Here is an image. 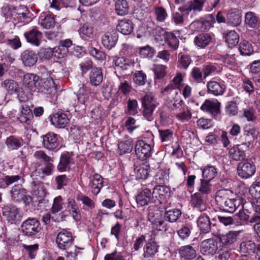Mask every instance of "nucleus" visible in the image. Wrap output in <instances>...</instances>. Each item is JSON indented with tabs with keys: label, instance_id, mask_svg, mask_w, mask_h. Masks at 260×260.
Masks as SVG:
<instances>
[{
	"label": "nucleus",
	"instance_id": "f257e3e1",
	"mask_svg": "<svg viewBox=\"0 0 260 260\" xmlns=\"http://www.w3.org/2000/svg\"><path fill=\"white\" fill-rule=\"evenodd\" d=\"M56 243L59 249L66 251L67 258L71 257L75 259L79 253L78 250L83 249L74 245L72 233L65 230H63L57 234Z\"/></svg>",
	"mask_w": 260,
	"mask_h": 260
},
{
	"label": "nucleus",
	"instance_id": "f03ea898",
	"mask_svg": "<svg viewBox=\"0 0 260 260\" xmlns=\"http://www.w3.org/2000/svg\"><path fill=\"white\" fill-rule=\"evenodd\" d=\"M21 229L23 235L28 237H32L40 231L41 227L40 223L37 219L28 218L22 222Z\"/></svg>",
	"mask_w": 260,
	"mask_h": 260
},
{
	"label": "nucleus",
	"instance_id": "7ed1b4c3",
	"mask_svg": "<svg viewBox=\"0 0 260 260\" xmlns=\"http://www.w3.org/2000/svg\"><path fill=\"white\" fill-rule=\"evenodd\" d=\"M53 161H47L44 164L34 161H32L31 168L33 173L37 176L44 177L51 175L53 173L54 165Z\"/></svg>",
	"mask_w": 260,
	"mask_h": 260
},
{
	"label": "nucleus",
	"instance_id": "20e7f679",
	"mask_svg": "<svg viewBox=\"0 0 260 260\" xmlns=\"http://www.w3.org/2000/svg\"><path fill=\"white\" fill-rule=\"evenodd\" d=\"M157 105L156 99L151 94L145 95L142 99L143 113L144 116L148 120H150Z\"/></svg>",
	"mask_w": 260,
	"mask_h": 260
},
{
	"label": "nucleus",
	"instance_id": "39448f33",
	"mask_svg": "<svg viewBox=\"0 0 260 260\" xmlns=\"http://www.w3.org/2000/svg\"><path fill=\"white\" fill-rule=\"evenodd\" d=\"M206 1V0H192L178 9L182 13H190L191 16L196 15L203 11Z\"/></svg>",
	"mask_w": 260,
	"mask_h": 260
},
{
	"label": "nucleus",
	"instance_id": "423d86ee",
	"mask_svg": "<svg viewBox=\"0 0 260 260\" xmlns=\"http://www.w3.org/2000/svg\"><path fill=\"white\" fill-rule=\"evenodd\" d=\"M206 1V0H192L178 9L182 13H190L191 16L196 15L203 11Z\"/></svg>",
	"mask_w": 260,
	"mask_h": 260
},
{
	"label": "nucleus",
	"instance_id": "0eeeda50",
	"mask_svg": "<svg viewBox=\"0 0 260 260\" xmlns=\"http://www.w3.org/2000/svg\"><path fill=\"white\" fill-rule=\"evenodd\" d=\"M255 170L254 164L249 161L240 162L237 168L238 175L242 179H247L252 176L255 172Z\"/></svg>",
	"mask_w": 260,
	"mask_h": 260
},
{
	"label": "nucleus",
	"instance_id": "6e6552de",
	"mask_svg": "<svg viewBox=\"0 0 260 260\" xmlns=\"http://www.w3.org/2000/svg\"><path fill=\"white\" fill-rule=\"evenodd\" d=\"M152 196V203L161 204L165 199L170 196V188L166 186H155L151 192Z\"/></svg>",
	"mask_w": 260,
	"mask_h": 260
},
{
	"label": "nucleus",
	"instance_id": "1a4fd4ad",
	"mask_svg": "<svg viewBox=\"0 0 260 260\" xmlns=\"http://www.w3.org/2000/svg\"><path fill=\"white\" fill-rule=\"evenodd\" d=\"M218 249V242L213 239L202 241L200 245L201 252L204 255H213Z\"/></svg>",
	"mask_w": 260,
	"mask_h": 260
},
{
	"label": "nucleus",
	"instance_id": "9d476101",
	"mask_svg": "<svg viewBox=\"0 0 260 260\" xmlns=\"http://www.w3.org/2000/svg\"><path fill=\"white\" fill-rule=\"evenodd\" d=\"M41 138L42 139V146L46 149L54 150L59 146L58 136L53 132H48Z\"/></svg>",
	"mask_w": 260,
	"mask_h": 260
},
{
	"label": "nucleus",
	"instance_id": "9b49d317",
	"mask_svg": "<svg viewBox=\"0 0 260 260\" xmlns=\"http://www.w3.org/2000/svg\"><path fill=\"white\" fill-rule=\"evenodd\" d=\"M151 147L150 145L143 140H139L135 145V153L137 157L144 160L148 158L151 154Z\"/></svg>",
	"mask_w": 260,
	"mask_h": 260
},
{
	"label": "nucleus",
	"instance_id": "f8f14e48",
	"mask_svg": "<svg viewBox=\"0 0 260 260\" xmlns=\"http://www.w3.org/2000/svg\"><path fill=\"white\" fill-rule=\"evenodd\" d=\"M72 45V41L70 39L61 41L58 46L53 48L54 56L58 58L66 57L69 52V48Z\"/></svg>",
	"mask_w": 260,
	"mask_h": 260
},
{
	"label": "nucleus",
	"instance_id": "ddd939ff",
	"mask_svg": "<svg viewBox=\"0 0 260 260\" xmlns=\"http://www.w3.org/2000/svg\"><path fill=\"white\" fill-rule=\"evenodd\" d=\"M118 35L116 31H107L102 37V43L108 49L114 47L117 42Z\"/></svg>",
	"mask_w": 260,
	"mask_h": 260
},
{
	"label": "nucleus",
	"instance_id": "4468645a",
	"mask_svg": "<svg viewBox=\"0 0 260 260\" xmlns=\"http://www.w3.org/2000/svg\"><path fill=\"white\" fill-rule=\"evenodd\" d=\"M242 12L238 9H231L226 14V23L234 27L238 26L241 23Z\"/></svg>",
	"mask_w": 260,
	"mask_h": 260
},
{
	"label": "nucleus",
	"instance_id": "2eb2a0df",
	"mask_svg": "<svg viewBox=\"0 0 260 260\" xmlns=\"http://www.w3.org/2000/svg\"><path fill=\"white\" fill-rule=\"evenodd\" d=\"M3 214L11 223H16L19 220L18 209L14 206H7L3 209Z\"/></svg>",
	"mask_w": 260,
	"mask_h": 260
},
{
	"label": "nucleus",
	"instance_id": "dca6fc26",
	"mask_svg": "<svg viewBox=\"0 0 260 260\" xmlns=\"http://www.w3.org/2000/svg\"><path fill=\"white\" fill-rule=\"evenodd\" d=\"M103 177L98 174H95L90 178L89 187L94 195L96 196L99 193L101 189L103 186Z\"/></svg>",
	"mask_w": 260,
	"mask_h": 260
},
{
	"label": "nucleus",
	"instance_id": "f3484780",
	"mask_svg": "<svg viewBox=\"0 0 260 260\" xmlns=\"http://www.w3.org/2000/svg\"><path fill=\"white\" fill-rule=\"evenodd\" d=\"M21 59L23 63L26 67H32L37 62L38 55L35 52L26 50L24 51L21 55Z\"/></svg>",
	"mask_w": 260,
	"mask_h": 260
},
{
	"label": "nucleus",
	"instance_id": "a211bd4d",
	"mask_svg": "<svg viewBox=\"0 0 260 260\" xmlns=\"http://www.w3.org/2000/svg\"><path fill=\"white\" fill-rule=\"evenodd\" d=\"M51 123L57 128H64L69 123L67 115L63 113H56L51 118Z\"/></svg>",
	"mask_w": 260,
	"mask_h": 260
},
{
	"label": "nucleus",
	"instance_id": "6ab92c4d",
	"mask_svg": "<svg viewBox=\"0 0 260 260\" xmlns=\"http://www.w3.org/2000/svg\"><path fill=\"white\" fill-rule=\"evenodd\" d=\"M24 35L27 41L32 45L39 46L40 45L42 34L36 28L25 32Z\"/></svg>",
	"mask_w": 260,
	"mask_h": 260
},
{
	"label": "nucleus",
	"instance_id": "aec40b11",
	"mask_svg": "<svg viewBox=\"0 0 260 260\" xmlns=\"http://www.w3.org/2000/svg\"><path fill=\"white\" fill-rule=\"evenodd\" d=\"M152 199L151 190L147 187H144L136 199L137 204L141 206L147 205L149 202H152Z\"/></svg>",
	"mask_w": 260,
	"mask_h": 260
},
{
	"label": "nucleus",
	"instance_id": "412c9836",
	"mask_svg": "<svg viewBox=\"0 0 260 260\" xmlns=\"http://www.w3.org/2000/svg\"><path fill=\"white\" fill-rule=\"evenodd\" d=\"M220 103L217 101L214 102L206 100L201 106V109L215 116L220 112Z\"/></svg>",
	"mask_w": 260,
	"mask_h": 260
},
{
	"label": "nucleus",
	"instance_id": "4be33fe9",
	"mask_svg": "<svg viewBox=\"0 0 260 260\" xmlns=\"http://www.w3.org/2000/svg\"><path fill=\"white\" fill-rule=\"evenodd\" d=\"M23 85L30 90H35L40 85L39 77L32 74H27L24 76Z\"/></svg>",
	"mask_w": 260,
	"mask_h": 260
},
{
	"label": "nucleus",
	"instance_id": "5701e85b",
	"mask_svg": "<svg viewBox=\"0 0 260 260\" xmlns=\"http://www.w3.org/2000/svg\"><path fill=\"white\" fill-rule=\"evenodd\" d=\"M179 254L184 260H192L197 256V251L191 245H187L180 247Z\"/></svg>",
	"mask_w": 260,
	"mask_h": 260
},
{
	"label": "nucleus",
	"instance_id": "b1692460",
	"mask_svg": "<svg viewBox=\"0 0 260 260\" xmlns=\"http://www.w3.org/2000/svg\"><path fill=\"white\" fill-rule=\"evenodd\" d=\"M197 225L200 231L204 233H208L211 229V222L208 216L205 214H201L197 221Z\"/></svg>",
	"mask_w": 260,
	"mask_h": 260
},
{
	"label": "nucleus",
	"instance_id": "393cba45",
	"mask_svg": "<svg viewBox=\"0 0 260 260\" xmlns=\"http://www.w3.org/2000/svg\"><path fill=\"white\" fill-rule=\"evenodd\" d=\"M80 37L83 40L93 38L95 35L94 26L90 23H84L78 30Z\"/></svg>",
	"mask_w": 260,
	"mask_h": 260
},
{
	"label": "nucleus",
	"instance_id": "a878e982",
	"mask_svg": "<svg viewBox=\"0 0 260 260\" xmlns=\"http://www.w3.org/2000/svg\"><path fill=\"white\" fill-rule=\"evenodd\" d=\"M74 164V159L69 153L61 155L60 161L57 166V169L60 172H65L70 169L71 165Z\"/></svg>",
	"mask_w": 260,
	"mask_h": 260
},
{
	"label": "nucleus",
	"instance_id": "bb28decb",
	"mask_svg": "<svg viewBox=\"0 0 260 260\" xmlns=\"http://www.w3.org/2000/svg\"><path fill=\"white\" fill-rule=\"evenodd\" d=\"M207 92L215 96L222 95L224 92V87L220 83L215 81H210L207 84Z\"/></svg>",
	"mask_w": 260,
	"mask_h": 260
},
{
	"label": "nucleus",
	"instance_id": "cd10ccee",
	"mask_svg": "<svg viewBox=\"0 0 260 260\" xmlns=\"http://www.w3.org/2000/svg\"><path fill=\"white\" fill-rule=\"evenodd\" d=\"M256 250L254 243L250 240L242 242L240 245V252L244 256L251 255Z\"/></svg>",
	"mask_w": 260,
	"mask_h": 260
},
{
	"label": "nucleus",
	"instance_id": "c85d7f7f",
	"mask_svg": "<svg viewBox=\"0 0 260 260\" xmlns=\"http://www.w3.org/2000/svg\"><path fill=\"white\" fill-rule=\"evenodd\" d=\"M11 193L13 200L17 202L24 200V198L27 199V198H30L29 196H26L25 190L22 187V185L20 184L14 186L11 190Z\"/></svg>",
	"mask_w": 260,
	"mask_h": 260
},
{
	"label": "nucleus",
	"instance_id": "c756f323",
	"mask_svg": "<svg viewBox=\"0 0 260 260\" xmlns=\"http://www.w3.org/2000/svg\"><path fill=\"white\" fill-rule=\"evenodd\" d=\"M212 40V36L207 33H202L197 36L194 39V44L201 48L207 46Z\"/></svg>",
	"mask_w": 260,
	"mask_h": 260
},
{
	"label": "nucleus",
	"instance_id": "7c9ffc66",
	"mask_svg": "<svg viewBox=\"0 0 260 260\" xmlns=\"http://www.w3.org/2000/svg\"><path fill=\"white\" fill-rule=\"evenodd\" d=\"M117 29L123 35H128L133 31L134 25L131 20L124 19L119 22Z\"/></svg>",
	"mask_w": 260,
	"mask_h": 260
},
{
	"label": "nucleus",
	"instance_id": "2f4dec72",
	"mask_svg": "<svg viewBox=\"0 0 260 260\" xmlns=\"http://www.w3.org/2000/svg\"><path fill=\"white\" fill-rule=\"evenodd\" d=\"M33 117L31 110L28 107H26L22 108L17 118L21 123H24L25 126H27L30 124Z\"/></svg>",
	"mask_w": 260,
	"mask_h": 260
},
{
	"label": "nucleus",
	"instance_id": "473e14b6",
	"mask_svg": "<svg viewBox=\"0 0 260 260\" xmlns=\"http://www.w3.org/2000/svg\"><path fill=\"white\" fill-rule=\"evenodd\" d=\"M118 148L120 155L131 153L133 148V139L131 138H126L125 140L119 142Z\"/></svg>",
	"mask_w": 260,
	"mask_h": 260
},
{
	"label": "nucleus",
	"instance_id": "72a5a7b5",
	"mask_svg": "<svg viewBox=\"0 0 260 260\" xmlns=\"http://www.w3.org/2000/svg\"><path fill=\"white\" fill-rule=\"evenodd\" d=\"M159 246L154 241L148 242L144 247L143 256L144 258L153 257L158 252Z\"/></svg>",
	"mask_w": 260,
	"mask_h": 260
},
{
	"label": "nucleus",
	"instance_id": "f704fd0d",
	"mask_svg": "<svg viewBox=\"0 0 260 260\" xmlns=\"http://www.w3.org/2000/svg\"><path fill=\"white\" fill-rule=\"evenodd\" d=\"M67 207L70 214L74 219L76 221H79L81 219V215L78 206L75 201L73 199H69L68 201Z\"/></svg>",
	"mask_w": 260,
	"mask_h": 260
},
{
	"label": "nucleus",
	"instance_id": "c9c22d12",
	"mask_svg": "<svg viewBox=\"0 0 260 260\" xmlns=\"http://www.w3.org/2000/svg\"><path fill=\"white\" fill-rule=\"evenodd\" d=\"M255 137V130L254 128H245L243 135L241 136L242 139H244L245 142H243L242 145H246L249 147L253 142Z\"/></svg>",
	"mask_w": 260,
	"mask_h": 260
},
{
	"label": "nucleus",
	"instance_id": "e433bc0d",
	"mask_svg": "<svg viewBox=\"0 0 260 260\" xmlns=\"http://www.w3.org/2000/svg\"><path fill=\"white\" fill-rule=\"evenodd\" d=\"M244 22L249 28H254L259 23V18L255 13L249 11L245 14Z\"/></svg>",
	"mask_w": 260,
	"mask_h": 260
},
{
	"label": "nucleus",
	"instance_id": "4c0bfd02",
	"mask_svg": "<svg viewBox=\"0 0 260 260\" xmlns=\"http://www.w3.org/2000/svg\"><path fill=\"white\" fill-rule=\"evenodd\" d=\"M90 82L92 85L98 86L102 82L103 77L102 70L99 68H93L90 73Z\"/></svg>",
	"mask_w": 260,
	"mask_h": 260
},
{
	"label": "nucleus",
	"instance_id": "58836bf2",
	"mask_svg": "<svg viewBox=\"0 0 260 260\" xmlns=\"http://www.w3.org/2000/svg\"><path fill=\"white\" fill-rule=\"evenodd\" d=\"M241 199H226L224 202V210L228 212L233 213L240 205Z\"/></svg>",
	"mask_w": 260,
	"mask_h": 260
},
{
	"label": "nucleus",
	"instance_id": "ea45409f",
	"mask_svg": "<svg viewBox=\"0 0 260 260\" xmlns=\"http://www.w3.org/2000/svg\"><path fill=\"white\" fill-rule=\"evenodd\" d=\"M42 92L45 94H52L56 92V88L54 86V83L53 80L52 76L44 81L40 88Z\"/></svg>",
	"mask_w": 260,
	"mask_h": 260
},
{
	"label": "nucleus",
	"instance_id": "a19ab883",
	"mask_svg": "<svg viewBox=\"0 0 260 260\" xmlns=\"http://www.w3.org/2000/svg\"><path fill=\"white\" fill-rule=\"evenodd\" d=\"M229 155L234 160L238 161L244 159L245 153L240 145H235L229 150Z\"/></svg>",
	"mask_w": 260,
	"mask_h": 260
},
{
	"label": "nucleus",
	"instance_id": "79ce46f5",
	"mask_svg": "<svg viewBox=\"0 0 260 260\" xmlns=\"http://www.w3.org/2000/svg\"><path fill=\"white\" fill-rule=\"evenodd\" d=\"M217 174V169L214 167L207 166L202 169V179L211 181L216 176Z\"/></svg>",
	"mask_w": 260,
	"mask_h": 260
},
{
	"label": "nucleus",
	"instance_id": "37998d69",
	"mask_svg": "<svg viewBox=\"0 0 260 260\" xmlns=\"http://www.w3.org/2000/svg\"><path fill=\"white\" fill-rule=\"evenodd\" d=\"M238 233L237 232L230 231L225 235H222L219 239L221 243L225 245H230L236 241Z\"/></svg>",
	"mask_w": 260,
	"mask_h": 260
},
{
	"label": "nucleus",
	"instance_id": "c03bdc74",
	"mask_svg": "<svg viewBox=\"0 0 260 260\" xmlns=\"http://www.w3.org/2000/svg\"><path fill=\"white\" fill-rule=\"evenodd\" d=\"M5 143L8 148L10 150H17L22 146L21 140L14 136L8 137Z\"/></svg>",
	"mask_w": 260,
	"mask_h": 260
},
{
	"label": "nucleus",
	"instance_id": "a18cd8bd",
	"mask_svg": "<svg viewBox=\"0 0 260 260\" xmlns=\"http://www.w3.org/2000/svg\"><path fill=\"white\" fill-rule=\"evenodd\" d=\"M203 194L197 192L191 196L192 205L196 208H199L200 210H203L202 207H205V202L203 199Z\"/></svg>",
	"mask_w": 260,
	"mask_h": 260
},
{
	"label": "nucleus",
	"instance_id": "49530a36",
	"mask_svg": "<svg viewBox=\"0 0 260 260\" xmlns=\"http://www.w3.org/2000/svg\"><path fill=\"white\" fill-rule=\"evenodd\" d=\"M149 167L145 164L135 169L136 177L138 179H145L149 174Z\"/></svg>",
	"mask_w": 260,
	"mask_h": 260
},
{
	"label": "nucleus",
	"instance_id": "de8ad7c7",
	"mask_svg": "<svg viewBox=\"0 0 260 260\" xmlns=\"http://www.w3.org/2000/svg\"><path fill=\"white\" fill-rule=\"evenodd\" d=\"M115 10L118 15L124 16L128 13V6L126 0H118L115 3Z\"/></svg>",
	"mask_w": 260,
	"mask_h": 260
},
{
	"label": "nucleus",
	"instance_id": "09e8293b",
	"mask_svg": "<svg viewBox=\"0 0 260 260\" xmlns=\"http://www.w3.org/2000/svg\"><path fill=\"white\" fill-rule=\"evenodd\" d=\"M225 42L230 47L235 46L239 42V35L235 30H230L225 36Z\"/></svg>",
	"mask_w": 260,
	"mask_h": 260
},
{
	"label": "nucleus",
	"instance_id": "8fccbe9b",
	"mask_svg": "<svg viewBox=\"0 0 260 260\" xmlns=\"http://www.w3.org/2000/svg\"><path fill=\"white\" fill-rule=\"evenodd\" d=\"M239 49L240 54L243 56H250L253 53L251 44L246 41H243L240 43Z\"/></svg>",
	"mask_w": 260,
	"mask_h": 260
},
{
	"label": "nucleus",
	"instance_id": "3c124183",
	"mask_svg": "<svg viewBox=\"0 0 260 260\" xmlns=\"http://www.w3.org/2000/svg\"><path fill=\"white\" fill-rule=\"evenodd\" d=\"M181 215V212L179 209H173L169 210L165 212L164 218L170 222L177 221Z\"/></svg>",
	"mask_w": 260,
	"mask_h": 260
},
{
	"label": "nucleus",
	"instance_id": "603ef678",
	"mask_svg": "<svg viewBox=\"0 0 260 260\" xmlns=\"http://www.w3.org/2000/svg\"><path fill=\"white\" fill-rule=\"evenodd\" d=\"M154 15L155 20L159 22H164L168 17L166 9L162 7H155Z\"/></svg>",
	"mask_w": 260,
	"mask_h": 260
},
{
	"label": "nucleus",
	"instance_id": "864d4df0",
	"mask_svg": "<svg viewBox=\"0 0 260 260\" xmlns=\"http://www.w3.org/2000/svg\"><path fill=\"white\" fill-rule=\"evenodd\" d=\"M198 191L199 192L203 194H210L212 191V185L211 184L210 181L201 179Z\"/></svg>",
	"mask_w": 260,
	"mask_h": 260
},
{
	"label": "nucleus",
	"instance_id": "5fc2aeb1",
	"mask_svg": "<svg viewBox=\"0 0 260 260\" xmlns=\"http://www.w3.org/2000/svg\"><path fill=\"white\" fill-rule=\"evenodd\" d=\"M165 41L174 50H176L178 48L179 41L174 34L172 32L167 33L166 36Z\"/></svg>",
	"mask_w": 260,
	"mask_h": 260
},
{
	"label": "nucleus",
	"instance_id": "6e6d98bb",
	"mask_svg": "<svg viewBox=\"0 0 260 260\" xmlns=\"http://www.w3.org/2000/svg\"><path fill=\"white\" fill-rule=\"evenodd\" d=\"M169 172L167 170H160L155 176V180L159 184H164L168 182Z\"/></svg>",
	"mask_w": 260,
	"mask_h": 260
},
{
	"label": "nucleus",
	"instance_id": "4d7b16f0",
	"mask_svg": "<svg viewBox=\"0 0 260 260\" xmlns=\"http://www.w3.org/2000/svg\"><path fill=\"white\" fill-rule=\"evenodd\" d=\"M34 160L32 161H36L42 163L47 161H53V158L47 155L43 151L38 150L36 151L33 154Z\"/></svg>",
	"mask_w": 260,
	"mask_h": 260
},
{
	"label": "nucleus",
	"instance_id": "13d9d810",
	"mask_svg": "<svg viewBox=\"0 0 260 260\" xmlns=\"http://www.w3.org/2000/svg\"><path fill=\"white\" fill-rule=\"evenodd\" d=\"M166 66L162 64H154L152 71L154 73L155 79H161L166 75Z\"/></svg>",
	"mask_w": 260,
	"mask_h": 260
},
{
	"label": "nucleus",
	"instance_id": "bf43d9fd",
	"mask_svg": "<svg viewBox=\"0 0 260 260\" xmlns=\"http://www.w3.org/2000/svg\"><path fill=\"white\" fill-rule=\"evenodd\" d=\"M192 226L191 225H183L180 229L177 231L179 237L183 240L188 239L191 234Z\"/></svg>",
	"mask_w": 260,
	"mask_h": 260
},
{
	"label": "nucleus",
	"instance_id": "052dcab7",
	"mask_svg": "<svg viewBox=\"0 0 260 260\" xmlns=\"http://www.w3.org/2000/svg\"><path fill=\"white\" fill-rule=\"evenodd\" d=\"M76 96L78 98V102L81 104H84L88 99V92L84 88V85L82 83L79 85V89Z\"/></svg>",
	"mask_w": 260,
	"mask_h": 260
},
{
	"label": "nucleus",
	"instance_id": "680f3d73",
	"mask_svg": "<svg viewBox=\"0 0 260 260\" xmlns=\"http://www.w3.org/2000/svg\"><path fill=\"white\" fill-rule=\"evenodd\" d=\"M249 212L247 210H240L239 212L236 214L240 220L241 224H248L250 223V218L253 215H249Z\"/></svg>",
	"mask_w": 260,
	"mask_h": 260
},
{
	"label": "nucleus",
	"instance_id": "e2e57ef3",
	"mask_svg": "<svg viewBox=\"0 0 260 260\" xmlns=\"http://www.w3.org/2000/svg\"><path fill=\"white\" fill-rule=\"evenodd\" d=\"M41 25L43 28L49 29L53 27L55 25L54 16L52 15H48L42 19Z\"/></svg>",
	"mask_w": 260,
	"mask_h": 260
},
{
	"label": "nucleus",
	"instance_id": "0e129e2a",
	"mask_svg": "<svg viewBox=\"0 0 260 260\" xmlns=\"http://www.w3.org/2000/svg\"><path fill=\"white\" fill-rule=\"evenodd\" d=\"M68 178L66 175L57 176L55 178V184L57 189H61L68 183Z\"/></svg>",
	"mask_w": 260,
	"mask_h": 260
},
{
	"label": "nucleus",
	"instance_id": "69168bd1",
	"mask_svg": "<svg viewBox=\"0 0 260 260\" xmlns=\"http://www.w3.org/2000/svg\"><path fill=\"white\" fill-rule=\"evenodd\" d=\"M2 86L11 93L16 92L17 89L16 82L11 79L5 80L2 83Z\"/></svg>",
	"mask_w": 260,
	"mask_h": 260
},
{
	"label": "nucleus",
	"instance_id": "338daca9",
	"mask_svg": "<svg viewBox=\"0 0 260 260\" xmlns=\"http://www.w3.org/2000/svg\"><path fill=\"white\" fill-rule=\"evenodd\" d=\"M62 209V198L60 196L55 198L53 200V205L51 210L53 214H55L61 211Z\"/></svg>",
	"mask_w": 260,
	"mask_h": 260
},
{
	"label": "nucleus",
	"instance_id": "774afa93",
	"mask_svg": "<svg viewBox=\"0 0 260 260\" xmlns=\"http://www.w3.org/2000/svg\"><path fill=\"white\" fill-rule=\"evenodd\" d=\"M250 223H255L253 228L257 235L258 241H260V216L253 214L250 218Z\"/></svg>",
	"mask_w": 260,
	"mask_h": 260
}]
</instances>
